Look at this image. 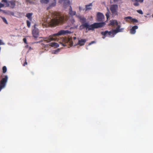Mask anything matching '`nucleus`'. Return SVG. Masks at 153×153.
<instances>
[{"mask_svg":"<svg viewBox=\"0 0 153 153\" xmlns=\"http://www.w3.org/2000/svg\"><path fill=\"white\" fill-rule=\"evenodd\" d=\"M27 62H26V59H25V62L24 63L23 65L24 66H25L26 65H27Z\"/></svg>","mask_w":153,"mask_h":153,"instance_id":"nucleus-35","label":"nucleus"},{"mask_svg":"<svg viewBox=\"0 0 153 153\" xmlns=\"http://www.w3.org/2000/svg\"><path fill=\"white\" fill-rule=\"evenodd\" d=\"M118 22L117 20H112L110 21V23L109 25V26H114L115 25H118Z\"/></svg>","mask_w":153,"mask_h":153,"instance_id":"nucleus-15","label":"nucleus"},{"mask_svg":"<svg viewBox=\"0 0 153 153\" xmlns=\"http://www.w3.org/2000/svg\"><path fill=\"white\" fill-rule=\"evenodd\" d=\"M56 0H54V2L51 4V6H55L56 4Z\"/></svg>","mask_w":153,"mask_h":153,"instance_id":"nucleus-31","label":"nucleus"},{"mask_svg":"<svg viewBox=\"0 0 153 153\" xmlns=\"http://www.w3.org/2000/svg\"><path fill=\"white\" fill-rule=\"evenodd\" d=\"M77 17L79 19V21L82 24L88 23L86 22V19L84 17V16L79 15Z\"/></svg>","mask_w":153,"mask_h":153,"instance_id":"nucleus-10","label":"nucleus"},{"mask_svg":"<svg viewBox=\"0 0 153 153\" xmlns=\"http://www.w3.org/2000/svg\"><path fill=\"white\" fill-rule=\"evenodd\" d=\"M59 49L56 50L55 51L54 53L57 54L58 53V52H59Z\"/></svg>","mask_w":153,"mask_h":153,"instance_id":"nucleus-33","label":"nucleus"},{"mask_svg":"<svg viewBox=\"0 0 153 153\" xmlns=\"http://www.w3.org/2000/svg\"><path fill=\"white\" fill-rule=\"evenodd\" d=\"M78 39H79V38H78ZM86 42V40L85 39H81L80 40H78V43L74 45L75 46L77 45H79L80 46H82L84 45L85 43Z\"/></svg>","mask_w":153,"mask_h":153,"instance_id":"nucleus-12","label":"nucleus"},{"mask_svg":"<svg viewBox=\"0 0 153 153\" xmlns=\"http://www.w3.org/2000/svg\"><path fill=\"white\" fill-rule=\"evenodd\" d=\"M137 11L139 13L141 14H143V12L142 10H137Z\"/></svg>","mask_w":153,"mask_h":153,"instance_id":"nucleus-29","label":"nucleus"},{"mask_svg":"<svg viewBox=\"0 0 153 153\" xmlns=\"http://www.w3.org/2000/svg\"><path fill=\"white\" fill-rule=\"evenodd\" d=\"M4 6V4H1L0 3V8L1 7H3Z\"/></svg>","mask_w":153,"mask_h":153,"instance_id":"nucleus-32","label":"nucleus"},{"mask_svg":"<svg viewBox=\"0 0 153 153\" xmlns=\"http://www.w3.org/2000/svg\"><path fill=\"white\" fill-rule=\"evenodd\" d=\"M36 25H34V29L32 31V33L33 37L35 38H37L38 37L39 35V29L36 28Z\"/></svg>","mask_w":153,"mask_h":153,"instance_id":"nucleus-7","label":"nucleus"},{"mask_svg":"<svg viewBox=\"0 0 153 153\" xmlns=\"http://www.w3.org/2000/svg\"><path fill=\"white\" fill-rule=\"evenodd\" d=\"M152 17H153V14L152 15Z\"/></svg>","mask_w":153,"mask_h":153,"instance_id":"nucleus-43","label":"nucleus"},{"mask_svg":"<svg viewBox=\"0 0 153 153\" xmlns=\"http://www.w3.org/2000/svg\"><path fill=\"white\" fill-rule=\"evenodd\" d=\"M2 19L3 20V21L6 24H8L7 22L6 19L5 18L2 17Z\"/></svg>","mask_w":153,"mask_h":153,"instance_id":"nucleus-28","label":"nucleus"},{"mask_svg":"<svg viewBox=\"0 0 153 153\" xmlns=\"http://www.w3.org/2000/svg\"><path fill=\"white\" fill-rule=\"evenodd\" d=\"M118 6L117 4H113L110 7V10L112 14L114 16L118 15L117 10Z\"/></svg>","mask_w":153,"mask_h":153,"instance_id":"nucleus-5","label":"nucleus"},{"mask_svg":"<svg viewBox=\"0 0 153 153\" xmlns=\"http://www.w3.org/2000/svg\"><path fill=\"white\" fill-rule=\"evenodd\" d=\"M101 34L104 36H107V35L109 36H111L112 35V36L114 37V35L116 33L114 31V30H113L109 31L108 30H106L104 32H102L101 33Z\"/></svg>","mask_w":153,"mask_h":153,"instance_id":"nucleus-6","label":"nucleus"},{"mask_svg":"<svg viewBox=\"0 0 153 153\" xmlns=\"http://www.w3.org/2000/svg\"><path fill=\"white\" fill-rule=\"evenodd\" d=\"M105 25L104 22L95 23L89 25L88 23L82 24L79 27L80 30L85 28L86 30H93L95 28H97L103 27Z\"/></svg>","mask_w":153,"mask_h":153,"instance_id":"nucleus-2","label":"nucleus"},{"mask_svg":"<svg viewBox=\"0 0 153 153\" xmlns=\"http://www.w3.org/2000/svg\"><path fill=\"white\" fill-rule=\"evenodd\" d=\"M3 44L2 43V42H1V40H0V45H2Z\"/></svg>","mask_w":153,"mask_h":153,"instance_id":"nucleus-41","label":"nucleus"},{"mask_svg":"<svg viewBox=\"0 0 153 153\" xmlns=\"http://www.w3.org/2000/svg\"><path fill=\"white\" fill-rule=\"evenodd\" d=\"M11 14L12 15H13H13H14V13H13V12H11Z\"/></svg>","mask_w":153,"mask_h":153,"instance_id":"nucleus-40","label":"nucleus"},{"mask_svg":"<svg viewBox=\"0 0 153 153\" xmlns=\"http://www.w3.org/2000/svg\"><path fill=\"white\" fill-rule=\"evenodd\" d=\"M71 33V31L68 30H61L59 31L58 33L54 34L53 36H50L48 38H44V40L47 42H49L51 41L57 40L58 39V36H59L66 35Z\"/></svg>","mask_w":153,"mask_h":153,"instance_id":"nucleus-3","label":"nucleus"},{"mask_svg":"<svg viewBox=\"0 0 153 153\" xmlns=\"http://www.w3.org/2000/svg\"><path fill=\"white\" fill-rule=\"evenodd\" d=\"M138 27L137 25L133 26L130 30V33L131 34H134L136 33V30L137 29Z\"/></svg>","mask_w":153,"mask_h":153,"instance_id":"nucleus-13","label":"nucleus"},{"mask_svg":"<svg viewBox=\"0 0 153 153\" xmlns=\"http://www.w3.org/2000/svg\"><path fill=\"white\" fill-rule=\"evenodd\" d=\"M8 77L7 76H5L4 78H2L0 84L2 87H4L7 82Z\"/></svg>","mask_w":153,"mask_h":153,"instance_id":"nucleus-8","label":"nucleus"},{"mask_svg":"<svg viewBox=\"0 0 153 153\" xmlns=\"http://www.w3.org/2000/svg\"><path fill=\"white\" fill-rule=\"evenodd\" d=\"M92 6V3H90L86 5L85 6V11H87L88 10H91V9L92 8L91 7H89Z\"/></svg>","mask_w":153,"mask_h":153,"instance_id":"nucleus-19","label":"nucleus"},{"mask_svg":"<svg viewBox=\"0 0 153 153\" xmlns=\"http://www.w3.org/2000/svg\"><path fill=\"white\" fill-rule=\"evenodd\" d=\"M56 16L53 19H51L48 16L46 18H43L42 21L43 23L42 25L46 27L49 26L53 27L62 23L68 19V16L56 13Z\"/></svg>","mask_w":153,"mask_h":153,"instance_id":"nucleus-1","label":"nucleus"},{"mask_svg":"<svg viewBox=\"0 0 153 153\" xmlns=\"http://www.w3.org/2000/svg\"><path fill=\"white\" fill-rule=\"evenodd\" d=\"M69 14L71 16H74L76 14V11H72V7L71 6H70Z\"/></svg>","mask_w":153,"mask_h":153,"instance_id":"nucleus-17","label":"nucleus"},{"mask_svg":"<svg viewBox=\"0 0 153 153\" xmlns=\"http://www.w3.org/2000/svg\"><path fill=\"white\" fill-rule=\"evenodd\" d=\"M70 5V1L69 0H64V5L65 8H66L68 6Z\"/></svg>","mask_w":153,"mask_h":153,"instance_id":"nucleus-16","label":"nucleus"},{"mask_svg":"<svg viewBox=\"0 0 153 153\" xmlns=\"http://www.w3.org/2000/svg\"><path fill=\"white\" fill-rule=\"evenodd\" d=\"M105 16L106 17L107 20H108L109 17V12L108 10V12H107L105 14Z\"/></svg>","mask_w":153,"mask_h":153,"instance_id":"nucleus-24","label":"nucleus"},{"mask_svg":"<svg viewBox=\"0 0 153 153\" xmlns=\"http://www.w3.org/2000/svg\"><path fill=\"white\" fill-rule=\"evenodd\" d=\"M76 37H73V39L74 40V41L76 39Z\"/></svg>","mask_w":153,"mask_h":153,"instance_id":"nucleus-39","label":"nucleus"},{"mask_svg":"<svg viewBox=\"0 0 153 153\" xmlns=\"http://www.w3.org/2000/svg\"><path fill=\"white\" fill-rule=\"evenodd\" d=\"M79 10L80 11L81 10V7H79Z\"/></svg>","mask_w":153,"mask_h":153,"instance_id":"nucleus-42","label":"nucleus"},{"mask_svg":"<svg viewBox=\"0 0 153 153\" xmlns=\"http://www.w3.org/2000/svg\"><path fill=\"white\" fill-rule=\"evenodd\" d=\"M136 2L133 4L135 6H138L139 5V4L138 1H135Z\"/></svg>","mask_w":153,"mask_h":153,"instance_id":"nucleus-27","label":"nucleus"},{"mask_svg":"<svg viewBox=\"0 0 153 153\" xmlns=\"http://www.w3.org/2000/svg\"><path fill=\"white\" fill-rule=\"evenodd\" d=\"M7 0H2V2H4L5 3H7Z\"/></svg>","mask_w":153,"mask_h":153,"instance_id":"nucleus-38","label":"nucleus"},{"mask_svg":"<svg viewBox=\"0 0 153 153\" xmlns=\"http://www.w3.org/2000/svg\"><path fill=\"white\" fill-rule=\"evenodd\" d=\"M60 40L61 41L59 42V43L63 46H68L70 45L72 46L73 45V43L72 38H61Z\"/></svg>","mask_w":153,"mask_h":153,"instance_id":"nucleus-4","label":"nucleus"},{"mask_svg":"<svg viewBox=\"0 0 153 153\" xmlns=\"http://www.w3.org/2000/svg\"><path fill=\"white\" fill-rule=\"evenodd\" d=\"M33 14V13H27L26 14V16L30 21H32V16Z\"/></svg>","mask_w":153,"mask_h":153,"instance_id":"nucleus-18","label":"nucleus"},{"mask_svg":"<svg viewBox=\"0 0 153 153\" xmlns=\"http://www.w3.org/2000/svg\"><path fill=\"white\" fill-rule=\"evenodd\" d=\"M97 21L98 22H101L103 21L104 16V15L101 13L99 12L97 15Z\"/></svg>","mask_w":153,"mask_h":153,"instance_id":"nucleus-9","label":"nucleus"},{"mask_svg":"<svg viewBox=\"0 0 153 153\" xmlns=\"http://www.w3.org/2000/svg\"><path fill=\"white\" fill-rule=\"evenodd\" d=\"M50 44V45L52 47H54V48H57L59 46V44L55 42H53L51 43Z\"/></svg>","mask_w":153,"mask_h":153,"instance_id":"nucleus-21","label":"nucleus"},{"mask_svg":"<svg viewBox=\"0 0 153 153\" xmlns=\"http://www.w3.org/2000/svg\"><path fill=\"white\" fill-rule=\"evenodd\" d=\"M44 46L43 49H44L46 51H48L49 49V47L51 46L50 45V44L48 45H45L43 44Z\"/></svg>","mask_w":153,"mask_h":153,"instance_id":"nucleus-22","label":"nucleus"},{"mask_svg":"<svg viewBox=\"0 0 153 153\" xmlns=\"http://www.w3.org/2000/svg\"><path fill=\"white\" fill-rule=\"evenodd\" d=\"M23 41L24 43H25L26 44H27V39L26 38H24L23 39Z\"/></svg>","mask_w":153,"mask_h":153,"instance_id":"nucleus-34","label":"nucleus"},{"mask_svg":"<svg viewBox=\"0 0 153 153\" xmlns=\"http://www.w3.org/2000/svg\"><path fill=\"white\" fill-rule=\"evenodd\" d=\"M9 3L10 4V7L12 8L14 7L15 5V1H11L9 2Z\"/></svg>","mask_w":153,"mask_h":153,"instance_id":"nucleus-20","label":"nucleus"},{"mask_svg":"<svg viewBox=\"0 0 153 153\" xmlns=\"http://www.w3.org/2000/svg\"><path fill=\"white\" fill-rule=\"evenodd\" d=\"M2 70H3V72L4 73H6L7 71V68L5 66H4L2 68Z\"/></svg>","mask_w":153,"mask_h":153,"instance_id":"nucleus-25","label":"nucleus"},{"mask_svg":"<svg viewBox=\"0 0 153 153\" xmlns=\"http://www.w3.org/2000/svg\"><path fill=\"white\" fill-rule=\"evenodd\" d=\"M4 88V87H2V85H0V91L1 90V89L2 88Z\"/></svg>","mask_w":153,"mask_h":153,"instance_id":"nucleus-37","label":"nucleus"},{"mask_svg":"<svg viewBox=\"0 0 153 153\" xmlns=\"http://www.w3.org/2000/svg\"><path fill=\"white\" fill-rule=\"evenodd\" d=\"M26 23H27V27L28 28L30 27V24H31L30 22L29 21V20H27Z\"/></svg>","mask_w":153,"mask_h":153,"instance_id":"nucleus-26","label":"nucleus"},{"mask_svg":"<svg viewBox=\"0 0 153 153\" xmlns=\"http://www.w3.org/2000/svg\"><path fill=\"white\" fill-rule=\"evenodd\" d=\"M4 6H5L6 7H8L10 5V3H9V2L8 3L7 1V3H5L4 4Z\"/></svg>","mask_w":153,"mask_h":153,"instance_id":"nucleus-30","label":"nucleus"},{"mask_svg":"<svg viewBox=\"0 0 153 153\" xmlns=\"http://www.w3.org/2000/svg\"><path fill=\"white\" fill-rule=\"evenodd\" d=\"M116 25L117 26V27H116V29L114 30V31L115 32V33H117L118 32H122V30H123V29H120V25H118H118Z\"/></svg>","mask_w":153,"mask_h":153,"instance_id":"nucleus-14","label":"nucleus"},{"mask_svg":"<svg viewBox=\"0 0 153 153\" xmlns=\"http://www.w3.org/2000/svg\"><path fill=\"white\" fill-rule=\"evenodd\" d=\"M95 42L94 41H92L91 42H90L89 43V45H90L94 43Z\"/></svg>","mask_w":153,"mask_h":153,"instance_id":"nucleus-36","label":"nucleus"},{"mask_svg":"<svg viewBox=\"0 0 153 153\" xmlns=\"http://www.w3.org/2000/svg\"><path fill=\"white\" fill-rule=\"evenodd\" d=\"M124 19L126 22H129L128 19L130 20L131 22H137L138 20L135 19H133L131 16H128L124 18Z\"/></svg>","mask_w":153,"mask_h":153,"instance_id":"nucleus-11","label":"nucleus"},{"mask_svg":"<svg viewBox=\"0 0 153 153\" xmlns=\"http://www.w3.org/2000/svg\"><path fill=\"white\" fill-rule=\"evenodd\" d=\"M42 3L47 4L49 2V0H40Z\"/></svg>","mask_w":153,"mask_h":153,"instance_id":"nucleus-23","label":"nucleus"}]
</instances>
